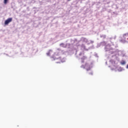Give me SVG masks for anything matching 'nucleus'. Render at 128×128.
<instances>
[{
  "mask_svg": "<svg viewBox=\"0 0 128 128\" xmlns=\"http://www.w3.org/2000/svg\"><path fill=\"white\" fill-rule=\"evenodd\" d=\"M81 68H86V70H90V66L88 63H86L85 65H82Z\"/></svg>",
  "mask_w": 128,
  "mask_h": 128,
  "instance_id": "f257e3e1",
  "label": "nucleus"
},
{
  "mask_svg": "<svg viewBox=\"0 0 128 128\" xmlns=\"http://www.w3.org/2000/svg\"><path fill=\"white\" fill-rule=\"evenodd\" d=\"M12 22V18H8L4 22V24L7 25L10 24V22Z\"/></svg>",
  "mask_w": 128,
  "mask_h": 128,
  "instance_id": "f03ea898",
  "label": "nucleus"
},
{
  "mask_svg": "<svg viewBox=\"0 0 128 128\" xmlns=\"http://www.w3.org/2000/svg\"><path fill=\"white\" fill-rule=\"evenodd\" d=\"M52 52V50H50L49 51L46 53V55L48 56H50V54Z\"/></svg>",
  "mask_w": 128,
  "mask_h": 128,
  "instance_id": "7ed1b4c3",
  "label": "nucleus"
},
{
  "mask_svg": "<svg viewBox=\"0 0 128 128\" xmlns=\"http://www.w3.org/2000/svg\"><path fill=\"white\" fill-rule=\"evenodd\" d=\"M84 60H86V56H83L82 58V62H84Z\"/></svg>",
  "mask_w": 128,
  "mask_h": 128,
  "instance_id": "20e7f679",
  "label": "nucleus"
},
{
  "mask_svg": "<svg viewBox=\"0 0 128 128\" xmlns=\"http://www.w3.org/2000/svg\"><path fill=\"white\" fill-rule=\"evenodd\" d=\"M120 64H121L124 66V64H126V61L122 60V61L121 62Z\"/></svg>",
  "mask_w": 128,
  "mask_h": 128,
  "instance_id": "39448f33",
  "label": "nucleus"
},
{
  "mask_svg": "<svg viewBox=\"0 0 128 128\" xmlns=\"http://www.w3.org/2000/svg\"><path fill=\"white\" fill-rule=\"evenodd\" d=\"M4 4H8V0H4Z\"/></svg>",
  "mask_w": 128,
  "mask_h": 128,
  "instance_id": "423d86ee",
  "label": "nucleus"
},
{
  "mask_svg": "<svg viewBox=\"0 0 128 128\" xmlns=\"http://www.w3.org/2000/svg\"><path fill=\"white\" fill-rule=\"evenodd\" d=\"M90 74L92 75V72H90Z\"/></svg>",
  "mask_w": 128,
  "mask_h": 128,
  "instance_id": "0eeeda50",
  "label": "nucleus"
},
{
  "mask_svg": "<svg viewBox=\"0 0 128 128\" xmlns=\"http://www.w3.org/2000/svg\"><path fill=\"white\" fill-rule=\"evenodd\" d=\"M70 0H68V1H70Z\"/></svg>",
  "mask_w": 128,
  "mask_h": 128,
  "instance_id": "6e6552de",
  "label": "nucleus"
}]
</instances>
